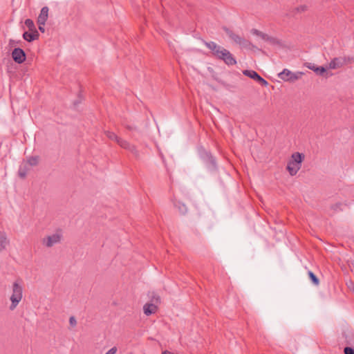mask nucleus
I'll return each mask as SVG.
<instances>
[{"mask_svg":"<svg viewBox=\"0 0 354 354\" xmlns=\"http://www.w3.org/2000/svg\"><path fill=\"white\" fill-rule=\"evenodd\" d=\"M206 47L212 52V55L217 59L223 61L228 66H234L237 62L236 57L230 50L217 44L214 41H204Z\"/></svg>","mask_w":354,"mask_h":354,"instance_id":"nucleus-1","label":"nucleus"},{"mask_svg":"<svg viewBox=\"0 0 354 354\" xmlns=\"http://www.w3.org/2000/svg\"><path fill=\"white\" fill-rule=\"evenodd\" d=\"M304 158V155L299 152H295L292 154L291 159L288 161L286 167L290 176H293L297 174L301 167Z\"/></svg>","mask_w":354,"mask_h":354,"instance_id":"nucleus-2","label":"nucleus"},{"mask_svg":"<svg viewBox=\"0 0 354 354\" xmlns=\"http://www.w3.org/2000/svg\"><path fill=\"white\" fill-rule=\"evenodd\" d=\"M62 239L63 230L59 228L57 229L53 234L44 238L42 243L47 248H51L53 245L61 243Z\"/></svg>","mask_w":354,"mask_h":354,"instance_id":"nucleus-3","label":"nucleus"},{"mask_svg":"<svg viewBox=\"0 0 354 354\" xmlns=\"http://www.w3.org/2000/svg\"><path fill=\"white\" fill-rule=\"evenodd\" d=\"M22 297V288L19 282H15L12 287V294L10 296L11 305L10 309L14 310L19 304Z\"/></svg>","mask_w":354,"mask_h":354,"instance_id":"nucleus-4","label":"nucleus"},{"mask_svg":"<svg viewBox=\"0 0 354 354\" xmlns=\"http://www.w3.org/2000/svg\"><path fill=\"white\" fill-rule=\"evenodd\" d=\"M304 73L302 72L292 73L288 69H283L282 72L279 73V77L286 82H294L301 77Z\"/></svg>","mask_w":354,"mask_h":354,"instance_id":"nucleus-5","label":"nucleus"},{"mask_svg":"<svg viewBox=\"0 0 354 354\" xmlns=\"http://www.w3.org/2000/svg\"><path fill=\"white\" fill-rule=\"evenodd\" d=\"M353 58L351 57H339L333 59L328 64L330 69H337L342 67L348 63H351Z\"/></svg>","mask_w":354,"mask_h":354,"instance_id":"nucleus-6","label":"nucleus"},{"mask_svg":"<svg viewBox=\"0 0 354 354\" xmlns=\"http://www.w3.org/2000/svg\"><path fill=\"white\" fill-rule=\"evenodd\" d=\"M201 158L205 162L208 169L211 171H215L217 169V165L216 159L212 156V154L206 151H204L201 154Z\"/></svg>","mask_w":354,"mask_h":354,"instance_id":"nucleus-7","label":"nucleus"},{"mask_svg":"<svg viewBox=\"0 0 354 354\" xmlns=\"http://www.w3.org/2000/svg\"><path fill=\"white\" fill-rule=\"evenodd\" d=\"M243 74L247 77H250L251 79H253L256 82H257L259 84H260L262 86H267L268 85V82L264 80L263 77H261L256 71L252 70H244L243 71Z\"/></svg>","mask_w":354,"mask_h":354,"instance_id":"nucleus-8","label":"nucleus"},{"mask_svg":"<svg viewBox=\"0 0 354 354\" xmlns=\"http://www.w3.org/2000/svg\"><path fill=\"white\" fill-rule=\"evenodd\" d=\"M305 66L314 71L317 75L327 77L328 73L326 72V68L324 66H317L313 63L306 62Z\"/></svg>","mask_w":354,"mask_h":354,"instance_id":"nucleus-9","label":"nucleus"},{"mask_svg":"<svg viewBox=\"0 0 354 354\" xmlns=\"http://www.w3.org/2000/svg\"><path fill=\"white\" fill-rule=\"evenodd\" d=\"M223 30L225 31L228 37L236 44L240 43L242 37L234 33L232 30L226 26L223 27Z\"/></svg>","mask_w":354,"mask_h":354,"instance_id":"nucleus-10","label":"nucleus"},{"mask_svg":"<svg viewBox=\"0 0 354 354\" xmlns=\"http://www.w3.org/2000/svg\"><path fill=\"white\" fill-rule=\"evenodd\" d=\"M48 16V8L44 6L41 8L40 13L37 18V23L39 25H45Z\"/></svg>","mask_w":354,"mask_h":354,"instance_id":"nucleus-11","label":"nucleus"},{"mask_svg":"<svg viewBox=\"0 0 354 354\" xmlns=\"http://www.w3.org/2000/svg\"><path fill=\"white\" fill-rule=\"evenodd\" d=\"M39 32L37 30H29L24 32V39L28 41H32L39 37Z\"/></svg>","mask_w":354,"mask_h":354,"instance_id":"nucleus-12","label":"nucleus"},{"mask_svg":"<svg viewBox=\"0 0 354 354\" xmlns=\"http://www.w3.org/2000/svg\"><path fill=\"white\" fill-rule=\"evenodd\" d=\"M173 203L174 207L178 210V212L180 214L184 215L187 212V207L184 203L181 202L180 201L174 199L173 201Z\"/></svg>","mask_w":354,"mask_h":354,"instance_id":"nucleus-13","label":"nucleus"},{"mask_svg":"<svg viewBox=\"0 0 354 354\" xmlns=\"http://www.w3.org/2000/svg\"><path fill=\"white\" fill-rule=\"evenodd\" d=\"M12 57L15 62L22 64V48H15L12 52Z\"/></svg>","mask_w":354,"mask_h":354,"instance_id":"nucleus-14","label":"nucleus"},{"mask_svg":"<svg viewBox=\"0 0 354 354\" xmlns=\"http://www.w3.org/2000/svg\"><path fill=\"white\" fill-rule=\"evenodd\" d=\"M143 310L146 315H150L156 312L157 306L153 304L147 303L143 306Z\"/></svg>","mask_w":354,"mask_h":354,"instance_id":"nucleus-15","label":"nucleus"},{"mask_svg":"<svg viewBox=\"0 0 354 354\" xmlns=\"http://www.w3.org/2000/svg\"><path fill=\"white\" fill-rule=\"evenodd\" d=\"M241 48H244L247 49H251L254 48L255 46L248 39L242 37L240 43L238 44Z\"/></svg>","mask_w":354,"mask_h":354,"instance_id":"nucleus-16","label":"nucleus"},{"mask_svg":"<svg viewBox=\"0 0 354 354\" xmlns=\"http://www.w3.org/2000/svg\"><path fill=\"white\" fill-rule=\"evenodd\" d=\"M251 33L254 35L260 37L262 39H263L264 41H267V40L268 39V36H269L268 35L263 33L261 31H260L257 29H255V28H252L251 30Z\"/></svg>","mask_w":354,"mask_h":354,"instance_id":"nucleus-17","label":"nucleus"},{"mask_svg":"<svg viewBox=\"0 0 354 354\" xmlns=\"http://www.w3.org/2000/svg\"><path fill=\"white\" fill-rule=\"evenodd\" d=\"M105 134L109 139L116 142L118 144L121 139V138L118 137L115 133L109 131H105Z\"/></svg>","mask_w":354,"mask_h":354,"instance_id":"nucleus-18","label":"nucleus"},{"mask_svg":"<svg viewBox=\"0 0 354 354\" xmlns=\"http://www.w3.org/2000/svg\"><path fill=\"white\" fill-rule=\"evenodd\" d=\"M8 243V242L5 234L0 233V252L6 248Z\"/></svg>","mask_w":354,"mask_h":354,"instance_id":"nucleus-19","label":"nucleus"},{"mask_svg":"<svg viewBox=\"0 0 354 354\" xmlns=\"http://www.w3.org/2000/svg\"><path fill=\"white\" fill-rule=\"evenodd\" d=\"M308 274L309 279H310V281H312V283L314 285L318 286L319 284V279L312 271H308Z\"/></svg>","mask_w":354,"mask_h":354,"instance_id":"nucleus-20","label":"nucleus"},{"mask_svg":"<svg viewBox=\"0 0 354 354\" xmlns=\"http://www.w3.org/2000/svg\"><path fill=\"white\" fill-rule=\"evenodd\" d=\"M118 145L123 149H126V150H129L130 147L131 146L132 144H131L130 142H129L128 141L121 138L120 140L118 142Z\"/></svg>","mask_w":354,"mask_h":354,"instance_id":"nucleus-21","label":"nucleus"},{"mask_svg":"<svg viewBox=\"0 0 354 354\" xmlns=\"http://www.w3.org/2000/svg\"><path fill=\"white\" fill-rule=\"evenodd\" d=\"M308 10V6L306 5H301L298 7L295 8L292 10V13L295 15L298 12H304Z\"/></svg>","mask_w":354,"mask_h":354,"instance_id":"nucleus-22","label":"nucleus"},{"mask_svg":"<svg viewBox=\"0 0 354 354\" xmlns=\"http://www.w3.org/2000/svg\"><path fill=\"white\" fill-rule=\"evenodd\" d=\"M128 151H129L135 156V158L136 159L140 158L139 151L137 149V148L135 145H131V146L130 147V148Z\"/></svg>","mask_w":354,"mask_h":354,"instance_id":"nucleus-23","label":"nucleus"},{"mask_svg":"<svg viewBox=\"0 0 354 354\" xmlns=\"http://www.w3.org/2000/svg\"><path fill=\"white\" fill-rule=\"evenodd\" d=\"M25 24L28 28L29 30H37L34 24V22L31 19H26L25 21Z\"/></svg>","mask_w":354,"mask_h":354,"instance_id":"nucleus-24","label":"nucleus"},{"mask_svg":"<svg viewBox=\"0 0 354 354\" xmlns=\"http://www.w3.org/2000/svg\"><path fill=\"white\" fill-rule=\"evenodd\" d=\"M272 45H279L280 41L276 37L268 36V39L267 40Z\"/></svg>","mask_w":354,"mask_h":354,"instance_id":"nucleus-25","label":"nucleus"},{"mask_svg":"<svg viewBox=\"0 0 354 354\" xmlns=\"http://www.w3.org/2000/svg\"><path fill=\"white\" fill-rule=\"evenodd\" d=\"M28 162L31 166H35L38 162V159L37 157H30L28 159Z\"/></svg>","mask_w":354,"mask_h":354,"instance_id":"nucleus-26","label":"nucleus"},{"mask_svg":"<svg viewBox=\"0 0 354 354\" xmlns=\"http://www.w3.org/2000/svg\"><path fill=\"white\" fill-rule=\"evenodd\" d=\"M342 205H343V204H342V203H335V204L331 206V208H332L334 211L337 212V211H338V210L342 209H341V207L342 206Z\"/></svg>","mask_w":354,"mask_h":354,"instance_id":"nucleus-27","label":"nucleus"},{"mask_svg":"<svg viewBox=\"0 0 354 354\" xmlns=\"http://www.w3.org/2000/svg\"><path fill=\"white\" fill-rule=\"evenodd\" d=\"M344 354H354V348L352 347L346 346L344 349Z\"/></svg>","mask_w":354,"mask_h":354,"instance_id":"nucleus-28","label":"nucleus"},{"mask_svg":"<svg viewBox=\"0 0 354 354\" xmlns=\"http://www.w3.org/2000/svg\"><path fill=\"white\" fill-rule=\"evenodd\" d=\"M69 324L72 327H74L77 325V321H76V319L75 318V317L71 316L69 318Z\"/></svg>","mask_w":354,"mask_h":354,"instance_id":"nucleus-29","label":"nucleus"},{"mask_svg":"<svg viewBox=\"0 0 354 354\" xmlns=\"http://www.w3.org/2000/svg\"><path fill=\"white\" fill-rule=\"evenodd\" d=\"M19 42H20V41H19V40H18V41H15V40H14V39H10L9 45H8V46H9L10 48H12V47H14V46H15V44H18V43H19Z\"/></svg>","mask_w":354,"mask_h":354,"instance_id":"nucleus-30","label":"nucleus"},{"mask_svg":"<svg viewBox=\"0 0 354 354\" xmlns=\"http://www.w3.org/2000/svg\"><path fill=\"white\" fill-rule=\"evenodd\" d=\"M117 351V348L116 347H113L111 348V349H109L106 354H115Z\"/></svg>","mask_w":354,"mask_h":354,"instance_id":"nucleus-31","label":"nucleus"},{"mask_svg":"<svg viewBox=\"0 0 354 354\" xmlns=\"http://www.w3.org/2000/svg\"><path fill=\"white\" fill-rule=\"evenodd\" d=\"M152 299L153 301H155L156 303H159L160 301V298L158 295H154Z\"/></svg>","mask_w":354,"mask_h":354,"instance_id":"nucleus-32","label":"nucleus"},{"mask_svg":"<svg viewBox=\"0 0 354 354\" xmlns=\"http://www.w3.org/2000/svg\"><path fill=\"white\" fill-rule=\"evenodd\" d=\"M18 176L20 177V178H22V167L21 165L19 166V169H18Z\"/></svg>","mask_w":354,"mask_h":354,"instance_id":"nucleus-33","label":"nucleus"},{"mask_svg":"<svg viewBox=\"0 0 354 354\" xmlns=\"http://www.w3.org/2000/svg\"><path fill=\"white\" fill-rule=\"evenodd\" d=\"M39 30L41 32H44V31H45L44 25H39Z\"/></svg>","mask_w":354,"mask_h":354,"instance_id":"nucleus-34","label":"nucleus"},{"mask_svg":"<svg viewBox=\"0 0 354 354\" xmlns=\"http://www.w3.org/2000/svg\"><path fill=\"white\" fill-rule=\"evenodd\" d=\"M125 127H126L127 129L130 130V131H133V130L136 129V128H135V127H132V126H131V125H126V126H125Z\"/></svg>","mask_w":354,"mask_h":354,"instance_id":"nucleus-35","label":"nucleus"},{"mask_svg":"<svg viewBox=\"0 0 354 354\" xmlns=\"http://www.w3.org/2000/svg\"><path fill=\"white\" fill-rule=\"evenodd\" d=\"M23 56H24V62H25V61H26V53H25V52H24V51Z\"/></svg>","mask_w":354,"mask_h":354,"instance_id":"nucleus-36","label":"nucleus"},{"mask_svg":"<svg viewBox=\"0 0 354 354\" xmlns=\"http://www.w3.org/2000/svg\"><path fill=\"white\" fill-rule=\"evenodd\" d=\"M23 71H24V74L25 73V69L24 68L23 69Z\"/></svg>","mask_w":354,"mask_h":354,"instance_id":"nucleus-37","label":"nucleus"}]
</instances>
